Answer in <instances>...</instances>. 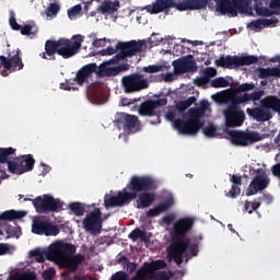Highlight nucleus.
I'll return each mask as SVG.
<instances>
[{"label": "nucleus", "mask_w": 280, "mask_h": 280, "mask_svg": "<svg viewBox=\"0 0 280 280\" xmlns=\"http://www.w3.org/2000/svg\"><path fill=\"white\" fill-rule=\"evenodd\" d=\"M194 229V219L183 218L177 220L171 232L172 243L168 246V256L171 259L180 266L185 258L183 257H198L200 253V242H202V235L192 236L191 238L187 237V233Z\"/></svg>", "instance_id": "obj_1"}, {"label": "nucleus", "mask_w": 280, "mask_h": 280, "mask_svg": "<svg viewBox=\"0 0 280 280\" xmlns=\"http://www.w3.org/2000/svg\"><path fill=\"white\" fill-rule=\"evenodd\" d=\"M75 250V245L71 243L57 242L51 244L44 252V255H46L49 261H55L61 268H66L70 272H78V268H80L85 257L82 254L74 255Z\"/></svg>", "instance_id": "obj_2"}, {"label": "nucleus", "mask_w": 280, "mask_h": 280, "mask_svg": "<svg viewBox=\"0 0 280 280\" xmlns=\"http://www.w3.org/2000/svg\"><path fill=\"white\" fill-rule=\"evenodd\" d=\"M84 37L82 35H73L71 39H47L45 42V51L39 54V58L43 60H56V54L61 56L65 60L77 56L82 48Z\"/></svg>", "instance_id": "obj_3"}, {"label": "nucleus", "mask_w": 280, "mask_h": 280, "mask_svg": "<svg viewBox=\"0 0 280 280\" xmlns=\"http://www.w3.org/2000/svg\"><path fill=\"white\" fill-rule=\"evenodd\" d=\"M209 110V101H201L199 107L189 108L187 113V120L178 118L175 120V130L179 135H198L201 128H205V121L200 120L205 117V113Z\"/></svg>", "instance_id": "obj_4"}, {"label": "nucleus", "mask_w": 280, "mask_h": 280, "mask_svg": "<svg viewBox=\"0 0 280 280\" xmlns=\"http://www.w3.org/2000/svg\"><path fill=\"white\" fill-rule=\"evenodd\" d=\"M280 113V98L277 96H266L260 101V107L247 108L248 117L255 121H270L272 119V112Z\"/></svg>", "instance_id": "obj_5"}, {"label": "nucleus", "mask_w": 280, "mask_h": 280, "mask_svg": "<svg viewBox=\"0 0 280 280\" xmlns=\"http://www.w3.org/2000/svg\"><path fill=\"white\" fill-rule=\"evenodd\" d=\"M143 45H145V39L142 40H130V42H118L117 49H120L112 59L107 61V65H117L121 62V60H126V58H132V56H137V54H141L143 51Z\"/></svg>", "instance_id": "obj_6"}, {"label": "nucleus", "mask_w": 280, "mask_h": 280, "mask_svg": "<svg viewBox=\"0 0 280 280\" xmlns=\"http://www.w3.org/2000/svg\"><path fill=\"white\" fill-rule=\"evenodd\" d=\"M161 106H167V98L149 100L141 103L138 113L141 117H153L149 120L152 126L161 124Z\"/></svg>", "instance_id": "obj_7"}, {"label": "nucleus", "mask_w": 280, "mask_h": 280, "mask_svg": "<svg viewBox=\"0 0 280 280\" xmlns=\"http://www.w3.org/2000/svg\"><path fill=\"white\" fill-rule=\"evenodd\" d=\"M259 62V58L255 55L247 56H221L217 61V67H221L222 69H235L237 67H250V65H257Z\"/></svg>", "instance_id": "obj_8"}, {"label": "nucleus", "mask_w": 280, "mask_h": 280, "mask_svg": "<svg viewBox=\"0 0 280 280\" xmlns=\"http://www.w3.org/2000/svg\"><path fill=\"white\" fill-rule=\"evenodd\" d=\"M236 100L235 95H233L231 97V104L223 110L225 126L228 128H240V126H243L246 120V114H244L242 109L237 108L242 103H237Z\"/></svg>", "instance_id": "obj_9"}, {"label": "nucleus", "mask_w": 280, "mask_h": 280, "mask_svg": "<svg viewBox=\"0 0 280 280\" xmlns=\"http://www.w3.org/2000/svg\"><path fill=\"white\" fill-rule=\"evenodd\" d=\"M32 205L37 213H58L62 211V201L51 195L37 196L32 200Z\"/></svg>", "instance_id": "obj_10"}, {"label": "nucleus", "mask_w": 280, "mask_h": 280, "mask_svg": "<svg viewBox=\"0 0 280 280\" xmlns=\"http://www.w3.org/2000/svg\"><path fill=\"white\" fill-rule=\"evenodd\" d=\"M125 93H139L150 88V81L141 73H132L121 79Z\"/></svg>", "instance_id": "obj_11"}, {"label": "nucleus", "mask_w": 280, "mask_h": 280, "mask_svg": "<svg viewBox=\"0 0 280 280\" xmlns=\"http://www.w3.org/2000/svg\"><path fill=\"white\" fill-rule=\"evenodd\" d=\"M0 67H3V70H0L3 78H8L14 71H21L25 67L23 59H21V49H18L13 56L11 54L9 57L1 55Z\"/></svg>", "instance_id": "obj_12"}, {"label": "nucleus", "mask_w": 280, "mask_h": 280, "mask_svg": "<svg viewBox=\"0 0 280 280\" xmlns=\"http://www.w3.org/2000/svg\"><path fill=\"white\" fill-rule=\"evenodd\" d=\"M156 179L151 176H137L133 175L130 182L127 185V188L130 189L136 196L141 194V191H154L156 189Z\"/></svg>", "instance_id": "obj_13"}, {"label": "nucleus", "mask_w": 280, "mask_h": 280, "mask_svg": "<svg viewBox=\"0 0 280 280\" xmlns=\"http://www.w3.org/2000/svg\"><path fill=\"white\" fill-rule=\"evenodd\" d=\"M215 10L228 16H237L238 12L246 9V0H214Z\"/></svg>", "instance_id": "obj_14"}, {"label": "nucleus", "mask_w": 280, "mask_h": 280, "mask_svg": "<svg viewBox=\"0 0 280 280\" xmlns=\"http://www.w3.org/2000/svg\"><path fill=\"white\" fill-rule=\"evenodd\" d=\"M34 156L32 154L23 155L21 158H15L13 161L8 162V170L11 174H25L27 172H32L34 170Z\"/></svg>", "instance_id": "obj_15"}, {"label": "nucleus", "mask_w": 280, "mask_h": 280, "mask_svg": "<svg viewBox=\"0 0 280 280\" xmlns=\"http://www.w3.org/2000/svg\"><path fill=\"white\" fill-rule=\"evenodd\" d=\"M128 187L119 190L116 196H105L104 207L110 209V207H125L130 205L132 200H137V192L128 191Z\"/></svg>", "instance_id": "obj_16"}, {"label": "nucleus", "mask_w": 280, "mask_h": 280, "mask_svg": "<svg viewBox=\"0 0 280 280\" xmlns=\"http://www.w3.org/2000/svg\"><path fill=\"white\" fill-rule=\"evenodd\" d=\"M231 141L234 145L246 148L257 141H261L264 137L257 131H230Z\"/></svg>", "instance_id": "obj_17"}, {"label": "nucleus", "mask_w": 280, "mask_h": 280, "mask_svg": "<svg viewBox=\"0 0 280 280\" xmlns=\"http://www.w3.org/2000/svg\"><path fill=\"white\" fill-rule=\"evenodd\" d=\"M102 211L100 209H94L89 212L86 217L83 219V229L91 233V235H100L102 233Z\"/></svg>", "instance_id": "obj_18"}, {"label": "nucleus", "mask_w": 280, "mask_h": 280, "mask_svg": "<svg viewBox=\"0 0 280 280\" xmlns=\"http://www.w3.org/2000/svg\"><path fill=\"white\" fill-rule=\"evenodd\" d=\"M269 185L270 178H268V174L264 170H257L255 177L246 190V196H257L259 191H264Z\"/></svg>", "instance_id": "obj_19"}, {"label": "nucleus", "mask_w": 280, "mask_h": 280, "mask_svg": "<svg viewBox=\"0 0 280 280\" xmlns=\"http://www.w3.org/2000/svg\"><path fill=\"white\" fill-rule=\"evenodd\" d=\"M173 67L176 73H194L198 71V66L191 55L174 60Z\"/></svg>", "instance_id": "obj_20"}, {"label": "nucleus", "mask_w": 280, "mask_h": 280, "mask_svg": "<svg viewBox=\"0 0 280 280\" xmlns=\"http://www.w3.org/2000/svg\"><path fill=\"white\" fill-rule=\"evenodd\" d=\"M209 4V0H184L176 3L174 0L173 8H176L178 12H185L187 10H203Z\"/></svg>", "instance_id": "obj_21"}, {"label": "nucleus", "mask_w": 280, "mask_h": 280, "mask_svg": "<svg viewBox=\"0 0 280 280\" xmlns=\"http://www.w3.org/2000/svg\"><path fill=\"white\" fill-rule=\"evenodd\" d=\"M95 71H97V63L86 65L77 72L73 82H77L79 86H83L84 82H88Z\"/></svg>", "instance_id": "obj_22"}, {"label": "nucleus", "mask_w": 280, "mask_h": 280, "mask_svg": "<svg viewBox=\"0 0 280 280\" xmlns=\"http://www.w3.org/2000/svg\"><path fill=\"white\" fill-rule=\"evenodd\" d=\"M175 201L174 197H168L164 200V202L154 206L152 209H150L147 212L148 218H156L158 215H161V213H165V211H170L172 207H174Z\"/></svg>", "instance_id": "obj_23"}, {"label": "nucleus", "mask_w": 280, "mask_h": 280, "mask_svg": "<svg viewBox=\"0 0 280 280\" xmlns=\"http://www.w3.org/2000/svg\"><path fill=\"white\" fill-rule=\"evenodd\" d=\"M170 8H174V0H155L152 5L147 7V12L149 14H161Z\"/></svg>", "instance_id": "obj_24"}, {"label": "nucleus", "mask_w": 280, "mask_h": 280, "mask_svg": "<svg viewBox=\"0 0 280 280\" xmlns=\"http://www.w3.org/2000/svg\"><path fill=\"white\" fill-rule=\"evenodd\" d=\"M116 121L122 125L124 130H132L137 127V121L139 118L126 113H118L116 115Z\"/></svg>", "instance_id": "obj_25"}, {"label": "nucleus", "mask_w": 280, "mask_h": 280, "mask_svg": "<svg viewBox=\"0 0 280 280\" xmlns=\"http://www.w3.org/2000/svg\"><path fill=\"white\" fill-rule=\"evenodd\" d=\"M155 200L156 195H154V192H140L139 195H137V209H148V207H152Z\"/></svg>", "instance_id": "obj_26"}, {"label": "nucleus", "mask_w": 280, "mask_h": 280, "mask_svg": "<svg viewBox=\"0 0 280 280\" xmlns=\"http://www.w3.org/2000/svg\"><path fill=\"white\" fill-rule=\"evenodd\" d=\"M119 8H121L119 0H105L97 7V12H101V14H115V12L119 10Z\"/></svg>", "instance_id": "obj_27"}, {"label": "nucleus", "mask_w": 280, "mask_h": 280, "mask_svg": "<svg viewBox=\"0 0 280 280\" xmlns=\"http://www.w3.org/2000/svg\"><path fill=\"white\" fill-rule=\"evenodd\" d=\"M236 104H248V102H259L264 97V91H255L252 94L245 93L244 95L235 94Z\"/></svg>", "instance_id": "obj_28"}, {"label": "nucleus", "mask_w": 280, "mask_h": 280, "mask_svg": "<svg viewBox=\"0 0 280 280\" xmlns=\"http://www.w3.org/2000/svg\"><path fill=\"white\" fill-rule=\"evenodd\" d=\"M25 215H27V212L23 210H7L0 214V221L12 222L14 220H22V218H25Z\"/></svg>", "instance_id": "obj_29"}, {"label": "nucleus", "mask_w": 280, "mask_h": 280, "mask_svg": "<svg viewBox=\"0 0 280 280\" xmlns=\"http://www.w3.org/2000/svg\"><path fill=\"white\" fill-rule=\"evenodd\" d=\"M256 73L260 80H266L267 78H280V68H257Z\"/></svg>", "instance_id": "obj_30"}, {"label": "nucleus", "mask_w": 280, "mask_h": 280, "mask_svg": "<svg viewBox=\"0 0 280 280\" xmlns=\"http://www.w3.org/2000/svg\"><path fill=\"white\" fill-rule=\"evenodd\" d=\"M196 96H190L185 101H179L175 104V108L178 115H185V112L189 106H192V104H196Z\"/></svg>", "instance_id": "obj_31"}, {"label": "nucleus", "mask_w": 280, "mask_h": 280, "mask_svg": "<svg viewBox=\"0 0 280 280\" xmlns=\"http://www.w3.org/2000/svg\"><path fill=\"white\" fill-rule=\"evenodd\" d=\"M16 155V149L14 148H0V163H10V160L12 156Z\"/></svg>", "instance_id": "obj_32"}, {"label": "nucleus", "mask_w": 280, "mask_h": 280, "mask_svg": "<svg viewBox=\"0 0 280 280\" xmlns=\"http://www.w3.org/2000/svg\"><path fill=\"white\" fill-rule=\"evenodd\" d=\"M47 226V221L45 220H34L32 224V233L35 235H45V229Z\"/></svg>", "instance_id": "obj_33"}, {"label": "nucleus", "mask_w": 280, "mask_h": 280, "mask_svg": "<svg viewBox=\"0 0 280 280\" xmlns=\"http://www.w3.org/2000/svg\"><path fill=\"white\" fill-rule=\"evenodd\" d=\"M22 36H36L38 34V27L34 24H25L19 30Z\"/></svg>", "instance_id": "obj_34"}, {"label": "nucleus", "mask_w": 280, "mask_h": 280, "mask_svg": "<svg viewBox=\"0 0 280 280\" xmlns=\"http://www.w3.org/2000/svg\"><path fill=\"white\" fill-rule=\"evenodd\" d=\"M118 264H121L124 268H127L129 275H132V272L137 270V262H130V259H128V257L126 256H121L120 258H118Z\"/></svg>", "instance_id": "obj_35"}, {"label": "nucleus", "mask_w": 280, "mask_h": 280, "mask_svg": "<svg viewBox=\"0 0 280 280\" xmlns=\"http://www.w3.org/2000/svg\"><path fill=\"white\" fill-rule=\"evenodd\" d=\"M254 10L256 14H258V16H275V14L279 15V11H273L266 7H259L257 4H255Z\"/></svg>", "instance_id": "obj_36"}, {"label": "nucleus", "mask_w": 280, "mask_h": 280, "mask_svg": "<svg viewBox=\"0 0 280 280\" xmlns=\"http://www.w3.org/2000/svg\"><path fill=\"white\" fill-rule=\"evenodd\" d=\"M60 233V228L58 225H54L51 222L46 221V229L44 235L46 237H56Z\"/></svg>", "instance_id": "obj_37"}, {"label": "nucleus", "mask_w": 280, "mask_h": 280, "mask_svg": "<svg viewBox=\"0 0 280 280\" xmlns=\"http://www.w3.org/2000/svg\"><path fill=\"white\" fill-rule=\"evenodd\" d=\"M69 209L77 217L84 215V206H82L80 202L70 203Z\"/></svg>", "instance_id": "obj_38"}, {"label": "nucleus", "mask_w": 280, "mask_h": 280, "mask_svg": "<svg viewBox=\"0 0 280 280\" xmlns=\"http://www.w3.org/2000/svg\"><path fill=\"white\" fill-rule=\"evenodd\" d=\"M211 86L213 89H226V86H229V81L220 77L211 81Z\"/></svg>", "instance_id": "obj_39"}, {"label": "nucleus", "mask_w": 280, "mask_h": 280, "mask_svg": "<svg viewBox=\"0 0 280 280\" xmlns=\"http://www.w3.org/2000/svg\"><path fill=\"white\" fill-rule=\"evenodd\" d=\"M8 280H38V277L35 272H28L22 276H10Z\"/></svg>", "instance_id": "obj_40"}, {"label": "nucleus", "mask_w": 280, "mask_h": 280, "mask_svg": "<svg viewBox=\"0 0 280 280\" xmlns=\"http://www.w3.org/2000/svg\"><path fill=\"white\" fill-rule=\"evenodd\" d=\"M247 27H249V30H253L254 32H259L260 30H264V19H257L252 21Z\"/></svg>", "instance_id": "obj_41"}, {"label": "nucleus", "mask_w": 280, "mask_h": 280, "mask_svg": "<svg viewBox=\"0 0 280 280\" xmlns=\"http://www.w3.org/2000/svg\"><path fill=\"white\" fill-rule=\"evenodd\" d=\"M261 207V201H245V210L250 214Z\"/></svg>", "instance_id": "obj_42"}, {"label": "nucleus", "mask_w": 280, "mask_h": 280, "mask_svg": "<svg viewBox=\"0 0 280 280\" xmlns=\"http://www.w3.org/2000/svg\"><path fill=\"white\" fill-rule=\"evenodd\" d=\"M202 132L205 137H208L209 139H213V137H215V132H218V127L213 125H209L202 128Z\"/></svg>", "instance_id": "obj_43"}, {"label": "nucleus", "mask_w": 280, "mask_h": 280, "mask_svg": "<svg viewBox=\"0 0 280 280\" xmlns=\"http://www.w3.org/2000/svg\"><path fill=\"white\" fill-rule=\"evenodd\" d=\"M13 252H14V248L12 247V245L8 243H0V256L12 255Z\"/></svg>", "instance_id": "obj_44"}, {"label": "nucleus", "mask_w": 280, "mask_h": 280, "mask_svg": "<svg viewBox=\"0 0 280 280\" xmlns=\"http://www.w3.org/2000/svg\"><path fill=\"white\" fill-rule=\"evenodd\" d=\"M242 194V188L240 186L232 185L229 192L225 194L226 198H237Z\"/></svg>", "instance_id": "obj_45"}, {"label": "nucleus", "mask_w": 280, "mask_h": 280, "mask_svg": "<svg viewBox=\"0 0 280 280\" xmlns=\"http://www.w3.org/2000/svg\"><path fill=\"white\" fill-rule=\"evenodd\" d=\"M60 12V4L54 2L50 3L48 9H47V15L48 16H56Z\"/></svg>", "instance_id": "obj_46"}, {"label": "nucleus", "mask_w": 280, "mask_h": 280, "mask_svg": "<svg viewBox=\"0 0 280 280\" xmlns=\"http://www.w3.org/2000/svg\"><path fill=\"white\" fill-rule=\"evenodd\" d=\"M80 12H82V5L75 4L74 7L68 10V19H73L74 16H78Z\"/></svg>", "instance_id": "obj_47"}, {"label": "nucleus", "mask_w": 280, "mask_h": 280, "mask_svg": "<svg viewBox=\"0 0 280 280\" xmlns=\"http://www.w3.org/2000/svg\"><path fill=\"white\" fill-rule=\"evenodd\" d=\"M9 25L14 32H19L21 30V24L16 22V18H14V12H11V16L9 19Z\"/></svg>", "instance_id": "obj_48"}, {"label": "nucleus", "mask_w": 280, "mask_h": 280, "mask_svg": "<svg viewBox=\"0 0 280 280\" xmlns=\"http://www.w3.org/2000/svg\"><path fill=\"white\" fill-rule=\"evenodd\" d=\"M162 69H163L162 66L152 65V66L142 68V71H144V73H159V71H162Z\"/></svg>", "instance_id": "obj_49"}, {"label": "nucleus", "mask_w": 280, "mask_h": 280, "mask_svg": "<svg viewBox=\"0 0 280 280\" xmlns=\"http://www.w3.org/2000/svg\"><path fill=\"white\" fill-rule=\"evenodd\" d=\"M255 84L254 83H243L237 88L238 93H246L248 91H254Z\"/></svg>", "instance_id": "obj_50"}, {"label": "nucleus", "mask_w": 280, "mask_h": 280, "mask_svg": "<svg viewBox=\"0 0 280 280\" xmlns=\"http://www.w3.org/2000/svg\"><path fill=\"white\" fill-rule=\"evenodd\" d=\"M44 280H52L56 277V269L48 268L42 275Z\"/></svg>", "instance_id": "obj_51"}, {"label": "nucleus", "mask_w": 280, "mask_h": 280, "mask_svg": "<svg viewBox=\"0 0 280 280\" xmlns=\"http://www.w3.org/2000/svg\"><path fill=\"white\" fill-rule=\"evenodd\" d=\"M203 75L210 82L211 78H215V75H218V71L215 68H206L203 70Z\"/></svg>", "instance_id": "obj_52"}, {"label": "nucleus", "mask_w": 280, "mask_h": 280, "mask_svg": "<svg viewBox=\"0 0 280 280\" xmlns=\"http://www.w3.org/2000/svg\"><path fill=\"white\" fill-rule=\"evenodd\" d=\"M148 43L151 47H159V45L163 43V38L156 37V34L153 33L152 37L149 38Z\"/></svg>", "instance_id": "obj_53"}, {"label": "nucleus", "mask_w": 280, "mask_h": 280, "mask_svg": "<svg viewBox=\"0 0 280 280\" xmlns=\"http://www.w3.org/2000/svg\"><path fill=\"white\" fill-rule=\"evenodd\" d=\"M141 229L136 228L133 231H131V233H129L128 237L129 240H131L132 242H137V240H140L141 237Z\"/></svg>", "instance_id": "obj_54"}, {"label": "nucleus", "mask_w": 280, "mask_h": 280, "mask_svg": "<svg viewBox=\"0 0 280 280\" xmlns=\"http://www.w3.org/2000/svg\"><path fill=\"white\" fill-rule=\"evenodd\" d=\"M62 91H78V88L73 86V82L66 80V82L60 84Z\"/></svg>", "instance_id": "obj_55"}, {"label": "nucleus", "mask_w": 280, "mask_h": 280, "mask_svg": "<svg viewBox=\"0 0 280 280\" xmlns=\"http://www.w3.org/2000/svg\"><path fill=\"white\" fill-rule=\"evenodd\" d=\"M117 51H120V48H117V44H116V47L113 48V47H107L103 50H101V54L103 56H113L114 54H117Z\"/></svg>", "instance_id": "obj_56"}, {"label": "nucleus", "mask_w": 280, "mask_h": 280, "mask_svg": "<svg viewBox=\"0 0 280 280\" xmlns=\"http://www.w3.org/2000/svg\"><path fill=\"white\" fill-rule=\"evenodd\" d=\"M279 23V19L272 18V19H262L264 27H272V25H277Z\"/></svg>", "instance_id": "obj_57"}, {"label": "nucleus", "mask_w": 280, "mask_h": 280, "mask_svg": "<svg viewBox=\"0 0 280 280\" xmlns=\"http://www.w3.org/2000/svg\"><path fill=\"white\" fill-rule=\"evenodd\" d=\"M165 119H167V121H173L174 128H176V121H178V119H176V110L166 112Z\"/></svg>", "instance_id": "obj_58"}, {"label": "nucleus", "mask_w": 280, "mask_h": 280, "mask_svg": "<svg viewBox=\"0 0 280 280\" xmlns=\"http://www.w3.org/2000/svg\"><path fill=\"white\" fill-rule=\"evenodd\" d=\"M105 73L108 77H110V75H113V77L119 75V73H120L119 72V67L116 66V67L106 68Z\"/></svg>", "instance_id": "obj_59"}, {"label": "nucleus", "mask_w": 280, "mask_h": 280, "mask_svg": "<svg viewBox=\"0 0 280 280\" xmlns=\"http://www.w3.org/2000/svg\"><path fill=\"white\" fill-rule=\"evenodd\" d=\"M269 8L273 12H279L280 14V0H271L269 3Z\"/></svg>", "instance_id": "obj_60"}, {"label": "nucleus", "mask_w": 280, "mask_h": 280, "mask_svg": "<svg viewBox=\"0 0 280 280\" xmlns=\"http://www.w3.org/2000/svg\"><path fill=\"white\" fill-rule=\"evenodd\" d=\"M195 84L197 86H205V84H209V81L207 80V78L203 75V77H200V78H197L195 80Z\"/></svg>", "instance_id": "obj_61"}, {"label": "nucleus", "mask_w": 280, "mask_h": 280, "mask_svg": "<svg viewBox=\"0 0 280 280\" xmlns=\"http://www.w3.org/2000/svg\"><path fill=\"white\" fill-rule=\"evenodd\" d=\"M93 47H106V38L94 39Z\"/></svg>", "instance_id": "obj_62"}, {"label": "nucleus", "mask_w": 280, "mask_h": 280, "mask_svg": "<svg viewBox=\"0 0 280 280\" xmlns=\"http://www.w3.org/2000/svg\"><path fill=\"white\" fill-rule=\"evenodd\" d=\"M231 183H233V185L236 186V187L242 185V176L232 175Z\"/></svg>", "instance_id": "obj_63"}, {"label": "nucleus", "mask_w": 280, "mask_h": 280, "mask_svg": "<svg viewBox=\"0 0 280 280\" xmlns=\"http://www.w3.org/2000/svg\"><path fill=\"white\" fill-rule=\"evenodd\" d=\"M272 175L280 178V163L276 164L271 168Z\"/></svg>", "instance_id": "obj_64"}]
</instances>
